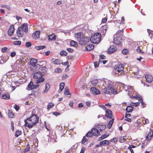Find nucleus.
<instances>
[{"label": "nucleus", "mask_w": 153, "mask_h": 153, "mask_svg": "<svg viewBox=\"0 0 153 153\" xmlns=\"http://www.w3.org/2000/svg\"><path fill=\"white\" fill-rule=\"evenodd\" d=\"M125 137H126V136H123L120 138V142L121 143H123L124 140H125L126 139L125 138Z\"/></svg>", "instance_id": "obj_50"}, {"label": "nucleus", "mask_w": 153, "mask_h": 153, "mask_svg": "<svg viewBox=\"0 0 153 153\" xmlns=\"http://www.w3.org/2000/svg\"><path fill=\"white\" fill-rule=\"evenodd\" d=\"M116 49L113 45L111 46L110 48L108 49V50L107 51V53L109 54H111L114 53Z\"/></svg>", "instance_id": "obj_15"}, {"label": "nucleus", "mask_w": 153, "mask_h": 153, "mask_svg": "<svg viewBox=\"0 0 153 153\" xmlns=\"http://www.w3.org/2000/svg\"><path fill=\"white\" fill-rule=\"evenodd\" d=\"M47 69H48L46 66H44L42 67V73H44V74L46 73L47 72Z\"/></svg>", "instance_id": "obj_40"}, {"label": "nucleus", "mask_w": 153, "mask_h": 153, "mask_svg": "<svg viewBox=\"0 0 153 153\" xmlns=\"http://www.w3.org/2000/svg\"><path fill=\"white\" fill-rule=\"evenodd\" d=\"M101 143V146L103 145H105L106 146H108L110 144V141L107 140H105L101 141L100 142Z\"/></svg>", "instance_id": "obj_23"}, {"label": "nucleus", "mask_w": 153, "mask_h": 153, "mask_svg": "<svg viewBox=\"0 0 153 153\" xmlns=\"http://www.w3.org/2000/svg\"><path fill=\"white\" fill-rule=\"evenodd\" d=\"M56 39V36L53 33L48 36V39L49 40H55Z\"/></svg>", "instance_id": "obj_22"}, {"label": "nucleus", "mask_w": 153, "mask_h": 153, "mask_svg": "<svg viewBox=\"0 0 153 153\" xmlns=\"http://www.w3.org/2000/svg\"><path fill=\"white\" fill-rule=\"evenodd\" d=\"M77 42L74 40H72L70 42V45L71 46L75 47V45L77 44Z\"/></svg>", "instance_id": "obj_39"}, {"label": "nucleus", "mask_w": 153, "mask_h": 153, "mask_svg": "<svg viewBox=\"0 0 153 153\" xmlns=\"http://www.w3.org/2000/svg\"><path fill=\"white\" fill-rule=\"evenodd\" d=\"M2 7H5L6 8L7 10H10L11 8L10 6L8 5H2L1 6Z\"/></svg>", "instance_id": "obj_48"}, {"label": "nucleus", "mask_w": 153, "mask_h": 153, "mask_svg": "<svg viewBox=\"0 0 153 153\" xmlns=\"http://www.w3.org/2000/svg\"><path fill=\"white\" fill-rule=\"evenodd\" d=\"M54 104L52 103H49L47 106V109H49L50 108H52L54 106Z\"/></svg>", "instance_id": "obj_42"}, {"label": "nucleus", "mask_w": 153, "mask_h": 153, "mask_svg": "<svg viewBox=\"0 0 153 153\" xmlns=\"http://www.w3.org/2000/svg\"><path fill=\"white\" fill-rule=\"evenodd\" d=\"M16 54V52H13L11 53L10 56L11 57H13L15 56Z\"/></svg>", "instance_id": "obj_63"}, {"label": "nucleus", "mask_w": 153, "mask_h": 153, "mask_svg": "<svg viewBox=\"0 0 153 153\" xmlns=\"http://www.w3.org/2000/svg\"><path fill=\"white\" fill-rule=\"evenodd\" d=\"M112 85L108 83L107 86L104 89L103 92L104 94H112Z\"/></svg>", "instance_id": "obj_3"}, {"label": "nucleus", "mask_w": 153, "mask_h": 153, "mask_svg": "<svg viewBox=\"0 0 153 153\" xmlns=\"http://www.w3.org/2000/svg\"><path fill=\"white\" fill-rule=\"evenodd\" d=\"M60 55L62 56H65L67 55L68 53L65 51H62L60 52Z\"/></svg>", "instance_id": "obj_41"}, {"label": "nucleus", "mask_w": 153, "mask_h": 153, "mask_svg": "<svg viewBox=\"0 0 153 153\" xmlns=\"http://www.w3.org/2000/svg\"><path fill=\"white\" fill-rule=\"evenodd\" d=\"M118 140V139L117 137H114L113 139L110 140L109 141H110L111 142H114L115 143L116 142H117Z\"/></svg>", "instance_id": "obj_47"}, {"label": "nucleus", "mask_w": 153, "mask_h": 153, "mask_svg": "<svg viewBox=\"0 0 153 153\" xmlns=\"http://www.w3.org/2000/svg\"><path fill=\"white\" fill-rule=\"evenodd\" d=\"M100 58L102 59H105V56L103 54H100Z\"/></svg>", "instance_id": "obj_61"}, {"label": "nucleus", "mask_w": 153, "mask_h": 153, "mask_svg": "<svg viewBox=\"0 0 153 153\" xmlns=\"http://www.w3.org/2000/svg\"><path fill=\"white\" fill-rule=\"evenodd\" d=\"M46 48V46L45 45L36 46L34 48L36 49V50H39L41 49H43Z\"/></svg>", "instance_id": "obj_35"}, {"label": "nucleus", "mask_w": 153, "mask_h": 153, "mask_svg": "<svg viewBox=\"0 0 153 153\" xmlns=\"http://www.w3.org/2000/svg\"><path fill=\"white\" fill-rule=\"evenodd\" d=\"M39 121V117L37 114H34L33 112H32L31 115L25 120L24 126L29 128H31L38 123Z\"/></svg>", "instance_id": "obj_1"}, {"label": "nucleus", "mask_w": 153, "mask_h": 153, "mask_svg": "<svg viewBox=\"0 0 153 153\" xmlns=\"http://www.w3.org/2000/svg\"><path fill=\"white\" fill-rule=\"evenodd\" d=\"M109 136V134L107 135L106 134H104L103 135H101V136L98 139V141H100L101 140L106 138L107 137Z\"/></svg>", "instance_id": "obj_24"}, {"label": "nucleus", "mask_w": 153, "mask_h": 153, "mask_svg": "<svg viewBox=\"0 0 153 153\" xmlns=\"http://www.w3.org/2000/svg\"><path fill=\"white\" fill-rule=\"evenodd\" d=\"M114 43L116 45H120L121 44L122 39L121 37L117 36V35H114L113 37Z\"/></svg>", "instance_id": "obj_8"}, {"label": "nucleus", "mask_w": 153, "mask_h": 153, "mask_svg": "<svg viewBox=\"0 0 153 153\" xmlns=\"http://www.w3.org/2000/svg\"><path fill=\"white\" fill-rule=\"evenodd\" d=\"M45 90L42 92L43 94L46 93L48 91V90L50 88V86L49 84V83L48 82L45 84Z\"/></svg>", "instance_id": "obj_19"}, {"label": "nucleus", "mask_w": 153, "mask_h": 153, "mask_svg": "<svg viewBox=\"0 0 153 153\" xmlns=\"http://www.w3.org/2000/svg\"><path fill=\"white\" fill-rule=\"evenodd\" d=\"M85 149L83 147H82L80 153H84Z\"/></svg>", "instance_id": "obj_64"}, {"label": "nucleus", "mask_w": 153, "mask_h": 153, "mask_svg": "<svg viewBox=\"0 0 153 153\" xmlns=\"http://www.w3.org/2000/svg\"><path fill=\"white\" fill-rule=\"evenodd\" d=\"M64 84L65 83L64 82H62L60 83L59 85V88L58 91L60 93L62 91L64 88Z\"/></svg>", "instance_id": "obj_30"}, {"label": "nucleus", "mask_w": 153, "mask_h": 153, "mask_svg": "<svg viewBox=\"0 0 153 153\" xmlns=\"http://www.w3.org/2000/svg\"><path fill=\"white\" fill-rule=\"evenodd\" d=\"M22 134V133L21 131L17 130L15 133V136L16 137H17L19 135H21Z\"/></svg>", "instance_id": "obj_37"}, {"label": "nucleus", "mask_w": 153, "mask_h": 153, "mask_svg": "<svg viewBox=\"0 0 153 153\" xmlns=\"http://www.w3.org/2000/svg\"><path fill=\"white\" fill-rule=\"evenodd\" d=\"M75 36L76 38H79V39L84 36L83 34L81 32L76 33Z\"/></svg>", "instance_id": "obj_31"}, {"label": "nucleus", "mask_w": 153, "mask_h": 153, "mask_svg": "<svg viewBox=\"0 0 153 153\" xmlns=\"http://www.w3.org/2000/svg\"><path fill=\"white\" fill-rule=\"evenodd\" d=\"M8 116L11 118H14L15 117V115L13 114L12 111H10V109H8Z\"/></svg>", "instance_id": "obj_28"}, {"label": "nucleus", "mask_w": 153, "mask_h": 153, "mask_svg": "<svg viewBox=\"0 0 153 153\" xmlns=\"http://www.w3.org/2000/svg\"><path fill=\"white\" fill-rule=\"evenodd\" d=\"M21 28L22 30L25 33L28 32L27 24L26 23H24L21 26Z\"/></svg>", "instance_id": "obj_14"}, {"label": "nucleus", "mask_w": 153, "mask_h": 153, "mask_svg": "<svg viewBox=\"0 0 153 153\" xmlns=\"http://www.w3.org/2000/svg\"><path fill=\"white\" fill-rule=\"evenodd\" d=\"M114 119L112 118L111 120H110L108 123V129H110L111 128L112 125L114 121Z\"/></svg>", "instance_id": "obj_27"}, {"label": "nucleus", "mask_w": 153, "mask_h": 153, "mask_svg": "<svg viewBox=\"0 0 153 153\" xmlns=\"http://www.w3.org/2000/svg\"><path fill=\"white\" fill-rule=\"evenodd\" d=\"M108 27L106 25L102 26L100 29V33L102 36H104L106 34Z\"/></svg>", "instance_id": "obj_9"}, {"label": "nucleus", "mask_w": 153, "mask_h": 153, "mask_svg": "<svg viewBox=\"0 0 153 153\" xmlns=\"http://www.w3.org/2000/svg\"><path fill=\"white\" fill-rule=\"evenodd\" d=\"M91 91L92 93L95 95L100 94V92L95 87H92L91 88Z\"/></svg>", "instance_id": "obj_11"}, {"label": "nucleus", "mask_w": 153, "mask_h": 153, "mask_svg": "<svg viewBox=\"0 0 153 153\" xmlns=\"http://www.w3.org/2000/svg\"><path fill=\"white\" fill-rule=\"evenodd\" d=\"M107 20V18H104L102 19V23H105Z\"/></svg>", "instance_id": "obj_54"}, {"label": "nucleus", "mask_w": 153, "mask_h": 153, "mask_svg": "<svg viewBox=\"0 0 153 153\" xmlns=\"http://www.w3.org/2000/svg\"><path fill=\"white\" fill-rule=\"evenodd\" d=\"M94 35L95 36H96L97 37H98V38H100V39H101V35L100 33H95Z\"/></svg>", "instance_id": "obj_45"}, {"label": "nucleus", "mask_w": 153, "mask_h": 153, "mask_svg": "<svg viewBox=\"0 0 153 153\" xmlns=\"http://www.w3.org/2000/svg\"><path fill=\"white\" fill-rule=\"evenodd\" d=\"M53 62L54 64H55L56 65H58V64H59V63H60L61 61L59 60L58 59H56Z\"/></svg>", "instance_id": "obj_44"}, {"label": "nucleus", "mask_w": 153, "mask_h": 153, "mask_svg": "<svg viewBox=\"0 0 153 153\" xmlns=\"http://www.w3.org/2000/svg\"><path fill=\"white\" fill-rule=\"evenodd\" d=\"M40 32L39 31L37 30L34 33L32 34V36L33 39H37L39 37Z\"/></svg>", "instance_id": "obj_17"}, {"label": "nucleus", "mask_w": 153, "mask_h": 153, "mask_svg": "<svg viewBox=\"0 0 153 153\" xmlns=\"http://www.w3.org/2000/svg\"><path fill=\"white\" fill-rule=\"evenodd\" d=\"M43 75L40 71L35 72L33 75V78L35 79L36 84L43 82L45 81V79L43 77Z\"/></svg>", "instance_id": "obj_2"}, {"label": "nucleus", "mask_w": 153, "mask_h": 153, "mask_svg": "<svg viewBox=\"0 0 153 153\" xmlns=\"http://www.w3.org/2000/svg\"><path fill=\"white\" fill-rule=\"evenodd\" d=\"M93 136H97L96 133L94 132L93 131L91 130L88 131L85 135L86 137L88 138L92 137Z\"/></svg>", "instance_id": "obj_13"}, {"label": "nucleus", "mask_w": 153, "mask_h": 153, "mask_svg": "<svg viewBox=\"0 0 153 153\" xmlns=\"http://www.w3.org/2000/svg\"><path fill=\"white\" fill-rule=\"evenodd\" d=\"M40 65L38 64H37L36 63L34 64V65H31V67H30L31 68V70L32 71H34V67H36L37 68H39L40 66Z\"/></svg>", "instance_id": "obj_34"}, {"label": "nucleus", "mask_w": 153, "mask_h": 153, "mask_svg": "<svg viewBox=\"0 0 153 153\" xmlns=\"http://www.w3.org/2000/svg\"><path fill=\"white\" fill-rule=\"evenodd\" d=\"M36 92L37 91H35L34 90H33L32 91V93L29 94V96H34Z\"/></svg>", "instance_id": "obj_53"}, {"label": "nucleus", "mask_w": 153, "mask_h": 153, "mask_svg": "<svg viewBox=\"0 0 153 153\" xmlns=\"http://www.w3.org/2000/svg\"><path fill=\"white\" fill-rule=\"evenodd\" d=\"M5 61L3 59V57H0V64H3V63H5Z\"/></svg>", "instance_id": "obj_52"}, {"label": "nucleus", "mask_w": 153, "mask_h": 153, "mask_svg": "<svg viewBox=\"0 0 153 153\" xmlns=\"http://www.w3.org/2000/svg\"><path fill=\"white\" fill-rule=\"evenodd\" d=\"M137 51L139 53H141L142 52L140 48V46H138L137 48Z\"/></svg>", "instance_id": "obj_59"}, {"label": "nucleus", "mask_w": 153, "mask_h": 153, "mask_svg": "<svg viewBox=\"0 0 153 153\" xmlns=\"http://www.w3.org/2000/svg\"><path fill=\"white\" fill-rule=\"evenodd\" d=\"M33 83V82L31 81L28 85L27 89L29 90H32L36 89L39 87V85H34Z\"/></svg>", "instance_id": "obj_6"}, {"label": "nucleus", "mask_w": 153, "mask_h": 153, "mask_svg": "<svg viewBox=\"0 0 153 153\" xmlns=\"http://www.w3.org/2000/svg\"><path fill=\"white\" fill-rule=\"evenodd\" d=\"M90 82L92 85L96 86L98 82V81L97 79H94L93 80H91Z\"/></svg>", "instance_id": "obj_38"}, {"label": "nucleus", "mask_w": 153, "mask_h": 153, "mask_svg": "<svg viewBox=\"0 0 153 153\" xmlns=\"http://www.w3.org/2000/svg\"><path fill=\"white\" fill-rule=\"evenodd\" d=\"M94 64L95 67L96 68L99 66V62H94Z\"/></svg>", "instance_id": "obj_55"}, {"label": "nucleus", "mask_w": 153, "mask_h": 153, "mask_svg": "<svg viewBox=\"0 0 153 153\" xmlns=\"http://www.w3.org/2000/svg\"><path fill=\"white\" fill-rule=\"evenodd\" d=\"M90 41L93 44H97L99 43L101 40V39L97 37L96 36L93 35L90 38Z\"/></svg>", "instance_id": "obj_5"}, {"label": "nucleus", "mask_w": 153, "mask_h": 153, "mask_svg": "<svg viewBox=\"0 0 153 153\" xmlns=\"http://www.w3.org/2000/svg\"><path fill=\"white\" fill-rule=\"evenodd\" d=\"M97 127L99 129L100 131L101 132L103 130H104L106 128V126L105 125H99L98 126H97Z\"/></svg>", "instance_id": "obj_32"}, {"label": "nucleus", "mask_w": 153, "mask_h": 153, "mask_svg": "<svg viewBox=\"0 0 153 153\" xmlns=\"http://www.w3.org/2000/svg\"><path fill=\"white\" fill-rule=\"evenodd\" d=\"M13 43L15 45H21V42L20 41H16L14 42Z\"/></svg>", "instance_id": "obj_46"}, {"label": "nucleus", "mask_w": 153, "mask_h": 153, "mask_svg": "<svg viewBox=\"0 0 153 153\" xmlns=\"http://www.w3.org/2000/svg\"><path fill=\"white\" fill-rule=\"evenodd\" d=\"M55 71L58 73H61L62 72V70L60 68H57L55 69Z\"/></svg>", "instance_id": "obj_51"}, {"label": "nucleus", "mask_w": 153, "mask_h": 153, "mask_svg": "<svg viewBox=\"0 0 153 153\" xmlns=\"http://www.w3.org/2000/svg\"><path fill=\"white\" fill-rule=\"evenodd\" d=\"M67 50L69 53H72L74 51L73 49L69 48H67Z\"/></svg>", "instance_id": "obj_58"}, {"label": "nucleus", "mask_w": 153, "mask_h": 153, "mask_svg": "<svg viewBox=\"0 0 153 153\" xmlns=\"http://www.w3.org/2000/svg\"><path fill=\"white\" fill-rule=\"evenodd\" d=\"M64 94L66 95H68V97H70L71 96V94L69 93V89L68 87H66L64 89Z\"/></svg>", "instance_id": "obj_25"}, {"label": "nucleus", "mask_w": 153, "mask_h": 153, "mask_svg": "<svg viewBox=\"0 0 153 153\" xmlns=\"http://www.w3.org/2000/svg\"><path fill=\"white\" fill-rule=\"evenodd\" d=\"M91 131H93L94 132L96 133L97 135L100 136V133L96 128H93L91 129Z\"/></svg>", "instance_id": "obj_33"}, {"label": "nucleus", "mask_w": 153, "mask_h": 153, "mask_svg": "<svg viewBox=\"0 0 153 153\" xmlns=\"http://www.w3.org/2000/svg\"><path fill=\"white\" fill-rule=\"evenodd\" d=\"M89 38L88 37H85L84 36L79 39V43L82 45H86L89 42Z\"/></svg>", "instance_id": "obj_4"}, {"label": "nucleus", "mask_w": 153, "mask_h": 153, "mask_svg": "<svg viewBox=\"0 0 153 153\" xmlns=\"http://www.w3.org/2000/svg\"><path fill=\"white\" fill-rule=\"evenodd\" d=\"M153 137V131H150L148 133L146 137V139L147 140H150L151 138Z\"/></svg>", "instance_id": "obj_18"}, {"label": "nucleus", "mask_w": 153, "mask_h": 153, "mask_svg": "<svg viewBox=\"0 0 153 153\" xmlns=\"http://www.w3.org/2000/svg\"><path fill=\"white\" fill-rule=\"evenodd\" d=\"M105 117L107 118L111 119L113 117V114L111 111L110 109H106L105 111Z\"/></svg>", "instance_id": "obj_10"}, {"label": "nucleus", "mask_w": 153, "mask_h": 153, "mask_svg": "<svg viewBox=\"0 0 153 153\" xmlns=\"http://www.w3.org/2000/svg\"><path fill=\"white\" fill-rule=\"evenodd\" d=\"M128 112H126V114L125 115V118H128V117H129L131 116V115L130 114H129L128 113Z\"/></svg>", "instance_id": "obj_60"}, {"label": "nucleus", "mask_w": 153, "mask_h": 153, "mask_svg": "<svg viewBox=\"0 0 153 153\" xmlns=\"http://www.w3.org/2000/svg\"><path fill=\"white\" fill-rule=\"evenodd\" d=\"M1 97L2 99L6 100H8L10 99V95L8 94H7L4 93L3 94H2Z\"/></svg>", "instance_id": "obj_21"}, {"label": "nucleus", "mask_w": 153, "mask_h": 153, "mask_svg": "<svg viewBox=\"0 0 153 153\" xmlns=\"http://www.w3.org/2000/svg\"><path fill=\"white\" fill-rule=\"evenodd\" d=\"M147 82L151 83L153 81V77L150 75H147L145 76Z\"/></svg>", "instance_id": "obj_16"}, {"label": "nucleus", "mask_w": 153, "mask_h": 153, "mask_svg": "<svg viewBox=\"0 0 153 153\" xmlns=\"http://www.w3.org/2000/svg\"><path fill=\"white\" fill-rule=\"evenodd\" d=\"M128 52V50L127 49H123L122 51V53L124 55L127 54Z\"/></svg>", "instance_id": "obj_43"}, {"label": "nucleus", "mask_w": 153, "mask_h": 153, "mask_svg": "<svg viewBox=\"0 0 153 153\" xmlns=\"http://www.w3.org/2000/svg\"><path fill=\"white\" fill-rule=\"evenodd\" d=\"M25 45L27 48H29L32 46V44L30 42H27L25 43Z\"/></svg>", "instance_id": "obj_49"}, {"label": "nucleus", "mask_w": 153, "mask_h": 153, "mask_svg": "<svg viewBox=\"0 0 153 153\" xmlns=\"http://www.w3.org/2000/svg\"><path fill=\"white\" fill-rule=\"evenodd\" d=\"M53 114L54 115H59L60 114V113L57 111H55L53 112Z\"/></svg>", "instance_id": "obj_62"}, {"label": "nucleus", "mask_w": 153, "mask_h": 153, "mask_svg": "<svg viewBox=\"0 0 153 153\" xmlns=\"http://www.w3.org/2000/svg\"><path fill=\"white\" fill-rule=\"evenodd\" d=\"M18 36L19 37H23V33L22 32H19L18 33Z\"/></svg>", "instance_id": "obj_56"}, {"label": "nucleus", "mask_w": 153, "mask_h": 153, "mask_svg": "<svg viewBox=\"0 0 153 153\" xmlns=\"http://www.w3.org/2000/svg\"><path fill=\"white\" fill-rule=\"evenodd\" d=\"M114 68L115 71L118 72V73H119L120 75L122 74L124 71V68L122 64L117 65L116 67H114Z\"/></svg>", "instance_id": "obj_7"}, {"label": "nucleus", "mask_w": 153, "mask_h": 153, "mask_svg": "<svg viewBox=\"0 0 153 153\" xmlns=\"http://www.w3.org/2000/svg\"><path fill=\"white\" fill-rule=\"evenodd\" d=\"M133 108L131 106H127L126 110V112H131L133 110Z\"/></svg>", "instance_id": "obj_26"}, {"label": "nucleus", "mask_w": 153, "mask_h": 153, "mask_svg": "<svg viewBox=\"0 0 153 153\" xmlns=\"http://www.w3.org/2000/svg\"><path fill=\"white\" fill-rule=\"evenodd\" d=\"M94 46L93 45H89L86 46L85 48V49L87 51H90L94 49Z\"/></svg>", "instance_id": "obj_20"}, {"label": "nucleus", "mask_w": 153, "mask_h": 153, "mask_svg": "<svg viewBox=\"0 0 153 153\" xmlns=\"http://www.w3.org/2000/svg\"><path fill=\"white\" fill-rule=\"evenodd\" d=\"M15 29L14 25H11L8 31V34L9 36H11L13 34L14 31Z\"/></svg>", "instance_id": "obj_12"}, {"label": "nucleus", "mask_w": 153, "mask_h": 153, "mask_svg": "<svg viewBox=\"0 0 153 153\" xmlns=\"http://www.w3.org/2000/svg\"><path fill=\"white\" fill-rule=\"evenodd\" d=\"M37 62V60L36 59L31 58L30 59V64L32 65H34V64Z\"/></svg>", "instance_id": "obj_29"}, {"label": "nucleus", "mask_w": 153, "mask_h": 153, "mask_svg": "<svg viewBox=\"0 0 153 153\" xmlns=\"http://www.w3.org/2000/svg\"><path fill=\"white\" fill-rule=\"evenodd\" d=\"M86 136H84L83 137V138L82 140V141H81V143L82 144H86V143H85L86 142H87L88 141V140L87 139L86 137H85Z\"/></svg>", "instance_id": "obj_36"}, {"label": "nucleus", "mask_w": 153, "mask_h": 153, "mask_svg": "<svg viewBox=\"0 0 153 153\" xmlns=\"http://www.w3.org/2000/svg\"><path fill=\"white\" fill-rule=\"evenodd\" d=\"M112 94H117V91L115 89H114V88H113V90L112 91Z\"/></svg>", "instance_id": "obj_57"}]
</instances>
